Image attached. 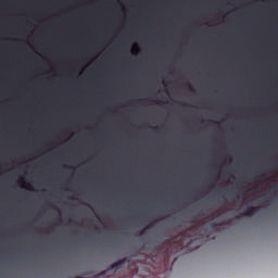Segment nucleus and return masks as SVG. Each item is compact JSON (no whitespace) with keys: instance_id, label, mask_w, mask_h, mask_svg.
I'll use <instances>...</instances> for the list:
<instances>
[{"instance_id":"423d86ee","label":"nucleus","mask_w":278,"mask_h":278,"mask_svg":"<svg viewBox=\"0 0 278 278\" xmlns=\"http://www.w3.org/2000/svg\"><path fill=\"white\" fill-rule=\"evenodd\" d=\"M186 86L189 88V90H191V92H194V87H192L190 83H186Z\"/></svg>"},{"instance_id":"6e6552de","label":"nucleus","mask_w":278,"mask_h":278,"mask_svg":"<svg viewBox=\"0 0 278 278\" xmlns=\"http://www.w3.org/2000/svg\"><path fill=\"white\" fill-rule=\"evenodd\" d=\"M270 190H273V194H275V192H277V189L271 187Z\"/></svg>"},{"instance_id":"0eeeda50","label":"nucleus","mask_w":278,"mask_h":278,"mask_svg":"<svg viewBox=\"0 0 278 278\" xmlns=\"http://www.w3.org/2000/svg\"><path fill=\"white\" fill-rule=\"evenodd\" d=\"M223 190H225V187H219V188L217 189V192H223Z\"/></svg>"},{"instance_id":"20e7f679","label":"nucleus","mask_w":278,"mask_h":278,"mask_svg":"<svg viewBox=\"0 0 278 278\" xmlns=\"http://www.w3.org/2000/svg\"><path fill=\"white\" fill-rule=\"evenodd\" d=\"M260 199H264L265 203H268V199H270V197L268 194H263Z\"/></svg>"},{"instance_id":"39448f33","label":"nucleus","mask_w":278,"mask_h":278,"mask_svg":"<svg viewBox=\"0 0 278 278\" xmlns=\"http://www.w3.org/2000/svg\"><path fill=\"white\" fill-rule=\"evenodd\" d=\"M155 223H157V220L151 222V223L148 225V229H153V227H155Z\"/></svg>"},{"instance_id":"7ed1b4c3","label":"nucleus","mask_w":278,"mask_h":278,"mask_svg":"<svg viewBox=\"0 0 278 278\" xmlns=\"http://www.w3.org/2000/svg\"><path fill=\"white\" fill-rule=\"evenodd\" d=\"M260 210H261L260 206H252V207L248 208L244 216H253V214H257V212H260Z\"/></svg>"},{"instance_id":"1a4fd4ad","label":"nucleus","mask_w":278,"mask_h":278,"mask_svg":"<svg viewBox=\"0 0 278 278\" xmlns=\"http://www.w3.org/2000/svg\"><path fill=\"white\" fill-rule=\"evenodd\" d=\"M144 233H147V229L142 230V231L140 232V236H144Z\"/></svg>"},{"instance_id":"9d476101","label":"nucleus","mask_w":278,"mask_h":278,"mask_svg":"<svg viewBox=\"0 0 278 278\" xmlns=\"http://www.w3.org/2000/svg\"><path fill=\"white\" fill-rule=\"evenodd\" d=\"M236 218H237V220H240L241 216H237Z\"/></svg>"},{"instance_id":"f257e3e1","label":"nucleus","mask_w":278,"mask_h":278,"mask_svg":"<svg viewBox=\"0 0 278 278\" xmlns=\"http://www.w3.org/2000/svg\"><path fill=\"white\" fill-rule=\"evenodd\" d=\"M127 262H129V258H127V257H124V258L117 261L116 263L111 265V267L109 269L101 271L100 277H105V275L108 273H110V270H121V267L125 266V264H127Z\"/></svg>"},{"instance_id":"f03ea898","label":"nucleus","mask_w":278,"mask_h":278,"mask_svg":"<svg viewBox=\"0 0 278 278\" xmlns=\"http://www.w3.org/2000/svg\"><path fill=\"white\" fill-rule=\"evenodd\" d=\"M211 225H213L214 227H223V225H225V219H223V217L218 215L211 219Z\"/></svg>"}]
</instances>
